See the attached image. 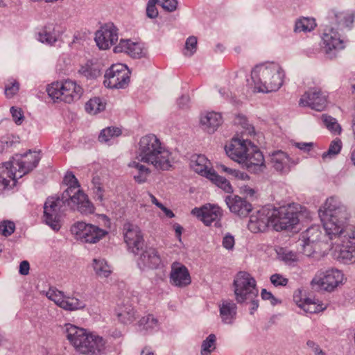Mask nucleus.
<instances>
[{
	"instance_id": "c85d7f7f",
	"label": "nucleus",
	"mask_w": 355,
	"mask_h": 355,
	"mask_svg": "<svg viewBox=\"0 0 355 355\" xmlns=\"http://www.w3.org/2000/svg\"><path fill=\"white\" fill-rule=\"evenodd\" d=\"M218 306L222 322L226 324H233L237 313L236 304L232 300H223Z\"/></svg>"
},
{
	"instance_id": "72a5a7b5",
	"label": "nucleus",
	"mask_w": 355,
	"mask_h": 355,
	"mask_svg": "<svg viewBox=\"0 0 355 355\" xmlns=\"http://www.w3.org/2000/svg\"><path fill=\"white\" fill-rule=\"evenodd\" d=\"M140 162L138 160L130 162L128 164V166L135 168L137 171V173L133 175L134 180L137 183L142 184L146 182L151 171L148 167Z\"/></svg>"
},
{
	"instance_id": "6e6552de",
	"label": "nucleus",
	"mask_w": 355,
	"mask_h": 355,
	"mask_svg": "<svg viewBox=\"0 0 355 355\" xmlns=\"http://www.w3.org/2000/svg\"><path fill=\"white\" fill-rule=\"evenodd\" d=\"M344 275L341 270L336 268H329L320 270L311 281L312 288L315 290H321L331 292L342 284Z\"/></svg>"
},
{
	"instance_id": "f03ea898",
	"label": "nucleus",
	"mask_w": 355,
	"mask_h": 355,
	"mask_svg": "<svg viewBox=\"0 0 355 355\" xmlns=\"http://www.w3.org/2000/svg\"><path fill=\"white\" fill-rule=\"evenodd\" d=\"M136 159L161 171L168 170L173 162L171 152L162 145L155 135H147L140 139Z\"/></svg>"
},
{
	"instance_id": "0eeeda50",
	"label": "nucleus",
	"mask_w": 355,
	"mask_h": 355,
	"mask_svg": "<svg viewBox=\"0 0 355 355\" xmlns=\"http://www.w3.org/2000/svg\"><path fill=\"white\" fill-rule=\"evenodd\" d=\"M46 92L54 102L59 101L71 103L80 98L83 89L75 81L66 80L51 83L46 88Z\"/></svg>"
},
{
	"instance_id": "f3484780",
	"label": "nucleus",
	"mask_w": 355,
	"mask_h": 355,
	"mask_svg": "<svg viewBox=\"0 0 355 355\" xmlns=\"http://www.w3.org/2000/svg\"><path fill=\"white\" fill-rule=\"evenodd\" d=\"M124 241L128 249L134 254H137L144 247L143 234L139 227L130 223L123 225Z\"/></svg>"
},
{
	"instance_id": "b1692460",
	"label": "nucleus",
	"mask_w": 355,
	"mask_h": 355,
	"mask_svg": "<svg viewBox=\"0 0 355 355\" xmlns=\"http://www.w3.org/2000/svg\"><path fill=\"white\" fill-rule=\"evenodd\" d=\"M169 278L172 285L181 288L187 286L191 282L188 269L179 262L172 263Z\"/></svg>"
},
{
	"instance_id": "c03bdc74",
	"label": "nucleus",
	"mask_w": 355,
	"mask_h": 355,
	"mask_svg": "<svg viewBox=\"0 0 355 355\" xmlns=\"http://www.w3.org/2000/svg\"><path fill=\"white\" fill-rule=\"evenodd\" d=\"M321 119L324 125L329 131L338 135L340 133L341 127L335 118L327 114H322Z\"/></svg>"
},
{
	"instance_id": "8fccbe9b",
	"label": "nucleus",
	"mask_w": 355,
	"mask_h": 355,
	"mask_svg": "<svg viewBox=\"0 0 355 355\" xmlns=\"http://www.w3.org/2000/svg\"><path fill=\"white\" fill-rule=\"evenodd\" d=\"M46 295L49 300L53 301L60 308L62 307L66 297L62 292L55 289H49L46 292Z\"/></svg>"
},
{
	"instance_id": "393cba45",
	"label": "nucleus",
	"mask_w": 355,
	"mask_h": 355,
	"mask_svg": "<svg viewBox=\"0 0 355 355\" xmlns=\"http://www.w3.org/2000/svg\"><path fill=\"white\" fill-rule=\"evenodd\" d=\"M114 52L125 53L133 58H141L146 53L143 44L130 40H121L119 44L114 46Z\"/></svg>"
},
{
	"instance_id": "4d7b16f0",
	"label": "nucleus",
	"mask_w": 355,
	"mask_h": 355,
	"mask_svg": "<svg viewBox=\"0 0 355 355\" xmlns=\"http://www.w3.org/2000/svg\"><path fill=\"white\" fill-rule=\"evenodd\" d=\"M158 5L168 12H173L177 9V0H158Z\"/></svg>"
},
{
	"instance_id": "49530a36",
	"label": "nucleus",
	"mask_w": 355,
	"mask_h": 355,
	"mask_svg": "<svg viewBox=\"0 0 355 355\" xmlns=\"http://www.w3.org/2000/svg\"><path fill=\"white\" fill-rule=\"evenodd\" d=\"M216 337L215 334H211L203 340L201 345V355H209L215 349Z\"/></svg>"
},
{
	"instance_id": "338daca9",
	"label": "nucleus",
	"mask_w": 355,
	"mask_h": 355,
	"mask_svg": "<svg viewBox=\"0 0 355 355\" xmlns=\"http://www.w3.org/2000/svg\"><path fill=\"white\" fill-rule=\"evenodd\" d=\"M313 145V144L311 142H309V143L300 142V143H297L295 144L296 147H297L299 149L302 150L304 151H309L311 149Z\"/></svg>"
},
{
	"instance_id": "a211bd4d",
	"label": "nucleus",
	"mask_w": 355,
	"mask_h": 355,
	"mask_svg": "<svg viewBox=\"0 0 355 355\" xmlns=\"http://www.w3.org/2000/svg\"><path fill=\"white\" fill-rule=\"evenodd\" d=\"M300 105L321 112L327 107V95L320 88H311L300 98Z\"/></svg>"
},
{
	"instance_id": "4be33fe9",
	"label": "nucleus",
	"mask_w": 355,
	"mask_h": 355,
	"mask_svg": "<svg viewBox=\"0 0 355 355\" xmlns=\"http://www.w3.org/2000/svg\"><path fill=\"white\" fill-rule=\"evenodd\" d=\"M242 165L249 172L259 173L266 168L264 157L262 153L254 144L249 148V152L245 157Z\"/></svg>"
},
{
	"instance_id": "bb28decb",
	"label": "nucleus",
	"mask_w": 355,
	"mask_h": 355,
	"mask_svg": "<svg viewBox=\"0 0 355 355\" xmlns=\"http://www.w3.org/2000/svg\"><path fill=\"white\" fill-rule=\"evenodd\" d=\"M17 178H19V173L12 160L0 165V191L8 188L10 181L12 186L15 185Z\"/></svg>"
},
{
	"instance_id": "cd10ccee",
	"label": "nucleus",
	"mask_w": 355,
	"mask_h": 355,
	"mask_svg": "<svg viewBox=\"0 0 355 355\" xmlns=\"http://www.w3.org/2000/svg\"><path fill=\"white\" fill-rule=\"evenodd\" d=\"M161 263V258L154 248L146 249L140 254L137 265L142 270L157 268Z\"/></svg>"
},
{
	"instance_id": "864d4df0",
	"label": "nucleus",
	"mask_w": 355,
	"mask_h": 355,
	"mask_svg": "<svg viewBox=\"0 0 355 355\" xmlns=\"http://www.w3.org/2000/svg\"><path fill=\"white\" fill-rule=\"evenodd\" d=\"M315 245L316 244L300 240V245L301 246L300 252L307 257H311L315 252Z\"/></svg>"
},
{
	"instance_id": "774afa93",
	"label": "nucleus",
	"mask_w": 355,
	"mask_h": 355,
	"mask_svg": "<svg viewBox=\"0 0 355 355\" xmlns=\"http://www.w3.org/2000/svg\"><path fill=\"white\" fill-rule=\"evenodd\" d=\"M233 177L237 178V179H239V180H248L249 179V176L247 173H243V172H241V171H239L238 170H235L234 172H233Z\"/></svg>"
},
{
	"instance_id": "aec40b11",
	"label": "nucleus",
	"mask_w": 355,
	"mask_h": 355,
	"mask_svg": "<svg viewBox=\"0 0 355 355\" xmlns=\"http://www.w3.org/2000/svg\"><path fill=\"white\" fill-rule=\"evenodd\" d=\"M322 40L325 53L331 59L336 57L337 51L345 48L343 40H340L338 33L332 28L327 27L324 30Z\"/></svg>"
},
{
	"instance_id": "5701e85b",
	"label": "nucleus",
	"mask_w": 355,
	"mask_h": 355,
	"mask_svg": "<svg viewBox=\"0 0 355 355\" xmlns=\"http://www.w3.org/2000/svg\"><path fill=\"white\" fill-rule=\"evenodd\" d=\"M297 164V162L292 161L290 157L282 150L272 153L270 157L271 167L281 174L289 173L291 166Z\"/></svg>"
},
{
	"instance_id": "4c0bfd02",
	"label": "nucleus",
	"mask_w": 355,
	"mask_h": 355,
	"mask_svg": "<svg viewBox=\"0 0 355 355\" xmlns=\"http://www.w3.org/2000/svg\"><path fill=\"white\" fill-rule=\"evenodd\" d=\"M234 124L241 126L242 128L241 136H248L254 134V128L252 125L249 123L247 118L244 115H237L234 120Z\"/></svg>"
},
{
	"instance_id": "58836bf2",
	"label": "nucleus",
	"mask_w": 355,
	"mask_h": 355,
	"mask_svg": "<svg viewBox=\"0 0 355 355\" xmlns=\"http://www.w3.org/2000/svg\"><path fill=\"white\" fill-rule=\"evenodd\" d=\"M316 24L315 22L314 19L303 17L302 19H298L295 26V32H310L314 29Z\"/></svg>"
},
{
	"instance_id": "a18cd8bd",
	"label": "nucleus",
	"mask_w": 355,
	"mask_h": 355,
	"mask_svg": "<svg viewBox=\"0 0 355 355\" xmlns=\"http://www.w3.org/2000/svg\"><path fill=\"white\" fill-rule=\"evenodd\" d=\"M121 134V131L119 128H107L103 129L99 136L98 140L100 142H107L112 138L118 137Z\"/></svg>"
},
{
	"instance_id": "de8ad7c7",
	"label": "nucleus",
	"mask_w": 355,
	"mask_h": 355,
	"mask_svg": "<svg viewBox=\"0 0 355 355\" xmlns=\"http://www.w3.org/2000/svg\"><path fill=\"white\" fill-rule=\"evenodd\" d=\"M79 73L87 78L94 79L101 75V70L97 66L86 64L80 67Z\"/></svg>"
},
{
	"instance_id": "a19ab883",
	"label": "nucleus",
	"mask_w": 355,
	"mask_h": 355,
	"mask_svg": "<svg viewBox=\"0 0 355 355\" xmlns=\"http://www.w3.org/2000/svg\"><path fill=\"white\" fill-rule=\"evenodd\" d=\"M105 107V103H103L101 99L98 97L91 98L85 104V110L89 114H96L103 111Z\"/></svg>"
},
{
	"instance_id": "ea45409f",
	"label": "nucleus",
	"mask_w": 355,
	"mask_h": 355,
	"mask_svg": "<svg viewBox=\"0 0 355 355\" xmlns=\"http://www.w3.org/2000/svg\"><path fill=\"white\" fill-rule=\"evenodd\" d=\"M86 304L83 300L76 297H65L62 309L67 311H76L83 309L85 307Z\"/></svg>"
},
{
	"instance_id": "603ef678",
	"label": "nucleus",
	"mask_w": 355,
	"mask_h": 355,
	"mask_svg": "<svg viewBox=\"0 0 355 355\" xmlns=\"http://www.w3.org/2000/svg\"><path fill=\"white\" fill-rule=\"evenodd\" d=\"M15 230V225L10 220H3L0 223V234L4 236H10Z\"/></svg>"
},
{
	"instance_id": "e2e57ef3",
	"label": "nucleus",
	"mask_w": 355,
	"mask_h": 355,
	"mask_svg": "<svg viewBox=\"0 0 355 355\" xmlns=\"http://www.w3.org/2000/svg\"><path fill=\"white\" fill-rule=\"evenodd\" d=\"M234 243V236L230 234H226L223 239V245L227 250L233 249Z\"/></svg>"
},
{
	"instance_id": "37998d69",
	"label": "nucleus",
	"mask_w": 355,
	"mask_h": 355,
	"mask_svg": "<svg viewBox=\"0 0 355 355\" xmlns=\"http://www.w3.org/2000/svg\"><path fill=\"white\" fill-rule=\"evenodd\" d=\"M320 234L317 227H311L302 233L300 241L316 244L320 238Z\"/></svg>"
},
{
	"instance_id": "7ed1b4c3",
	"label": "nucleus",
	"mask_w": 355,
	"mask_h": 355,
	"mask_svg": "<svg viewBox=\"0 0 355 355\" xmlns=\"http://www.w3.org/2000/svg\"><path fill=\"white\" fill-rule=\"evenodd\" d=\"M63 332L70 344L81 354L99 355L105 349L104 339L85 329L68 323L63 327Z\"/></svg>"
},
{
	"instance_id": "423d86ee",
	"label": "nucleus",
	"mask_w": 355,
	"mask_h": 355,
	"mask_svg": "<svg viewBox=\"0 0 355 355\" xmlns=\"http://www.w3.org/2000/svg\"><path fill=\"white\" fill-rule=\"evenodd\" d=\"M233 285L236 302L250 303V313L252 315L259 307V291L255 279L249 273L241 271L235 276Z\"/></svg>"
},
{
	"instance_id": "e433bc0d",
	"label": "nucleus",
	"mask_w": 355,
	"mask_h": 355,
	"mask_svg": "<svg viewBox=\"0 0 355 355\" xmlns=\"http://www.w3.org/2000/svg\"><path fill=\"white\" fill-rule=\"evenodd\" d=\"M140 331H150L157 330L159 328V322L153 315H146L139 321Z\"/></svg>"
},
{
	"instance_id": "1a4fd4ad",
	"label": "nucleus",
	"mask_w": 355,
	"mask_h": 355,
	"mask_svg": "<svg viewBox=\"0 0 355 355\" xmlns=\"http://www.w3.org/2000/svg\"><path fill=\"white\" fill-rule=\"evenodd\" d=\"M67 206V200L61 197H49L44 205V221L53 230L60 228V217L64 211L62 207Z\"/></svg>"
},
{
	"instance_id": "412c9836",
	"label": "nucleus",
	"mask_w": 355,
	"mask_h": 355,
	"mask_svg": "<svg viewBox=\"0 0 355 355\" xmlns=\"http://www.w3.org/2000/svg\"><path fill=\"white\" fill-rule=\"evenodd\" d=\"M191 213L200 218L206 225H210L214 222H215V226L220 225L219 220L222 217L223 212L217 205L207 204L201 208H194Z\"/></svg>"
},
{
	"instance_id": "39448f33",
	"label": "nucleus",
	"mask_w": 355,
	"mask_h": 355,
	"mask_svg": "<svg viewBox=\"0 0 355 355\" xmlns=\"http://www.w3.org/2000/svg\"><path fill=\"white\" fill-rule=\"evenodd\" d=\"M64 182L68 188L62 193V198L67 200V206L83 214L93 213L94 207L87 195L80 189V184L73 173H67Z\"/></svg>"
},
{
	"instance_id": "5fc2aeb1",
	"label": "nucleus",
	"mask_w": 355,
	"mask_h": 355,
	"mask_svg": "<svg viewBox=\"0 0 355 355\" xmlns=\"http://www.w3.org/2000/svg\"><path fill=\"white\" fill-rule=\"evenodd\" d=\"M281 257L284 261L288 264L296 262L299 259L297 253L288 250H284L281 254Z\"/></svg>"
},
{
	"instance_id": "ddd939ff",
	"label": "nucleus",
	"mask_w": 355,
	"mask_h": 355,
	"mask_svg": "<svg viewBox=\"0 0 355 355\" xmlns=\"http://www.w3.org/2000/svg\"><path fill=\"white\" fill-rule=\"evenodd\" d=\"M346 241H338L333 250L332 255L335 259L343 263L355 262V230L349 232Z\"/></svg>"
},
{
	"instance_id": "13d9d810",
	"label": "nucleus",
	"mask_w": 355,
	"mask_h": 355,
	"mask_svg": "<svg viewBox=\"0 0 355 355\" xmlns=\"http://www.w3.org/2000/svg\"><path fill=\"white\" fill-rule=\"evenodd\" d=\"M158 4V0H149L146 8V15L150 19H155L158 15V11L155 5Z\"/></svg>"
},
{
	"instance_id": "3c124183",
	"label": "nucleus",
	"mask_w": 355,
	"mask_h": 355,
	"mask_svg": "<svg viewBox=\"0 0 355 355\" xmlns=\"http://www.w3.org/2000/svg\"><path fill=\"white\" fill-rule=\"evenodd\" d=\"M197 50V37L195 36L189 37L185 42L183 53L186 56L193 55Z\"/></svg>"
},
{
	"instance_id": "9d476101",
	"label": "nucleus",
	"mask_w": 355,
	"mask_h": 355,
	"mask_svg": "<svg viewBox=\"0 0 355 355\" xmlns=\"http://www.w3.org/2000/svg\"><path fill=\"white\" fill-rule=\"evenodd\" d=\"M71 232L78 240L84 243H96L107 234L105 230L87 224L84 222H77L71 227Z\"/></svg>"
},
{
	"instance_id": "69168bd1",
	"label": "nucleus",
	"mask_w": 355,
	"mask_h": 355,
	"mask_svg": "<svg viewBox=\"0 0 355 355\" xmlns=\"http://www.w3.org/2000/svg\"><path fill=\"white\" fill-rule=\"evenodd\" d=\"M30 265L28 261H23L20 263L19 265V273L22 275H26L29 272Z\"/></svg>"
},
{
	"instance_id": "2eb2a0df",
	"label": "nucleus",
	"mask_w": 355,
	"mask_h": 355,
	"mask_svg": "<svg viewBox=\"0 0 355 355\" xmlns=\"http://www.w3.org/2000/svg\"><path fill=\"white\" fill-rule=\"evenodd\" d=\"M273 216L272 207H263L250 216L248 224V229L253 233L266 231L269 227H272Z\"/></svg>"
},
{
	"instance_id": "2f4dec72",
	"label": "nucleus",
	"mask_w": 355,
	"mask_h": 355,
	"mask_svg": "<svg viewBox=\"0 0 355 355\" xmlns=\"http://www.w3.org/2000/svg\"><path fill=\"white\" fill-rule=\"evenodd\" d=\"M115 312L119 321L123 324H130L135 319V311L131 304H119Z\"/></svg>"
},
{
	"instance_id": "f257e3e1",
	"label": "nucleus",
	"mask_w": 355,
	"mask_h": 355,
	"mask_svg": "<svg viewBox=\"0 0 355 355\" xmlns=\"http://www.w3.org/2000/svg\"><path fill=\"white\" fill-rule=\"evenodd\" d=\"M318 214L326 234L334 241L332 244L345 241L350 236L349 232L355 230V226L348 225L349 214L346 206L334 198L327 199Z\"/></svg>"
},
{
	"instance_id": "f8f14e48",
	"label": "nucleus",
	"mask_w": 355,
	"mask_h": 355,
	"mask_svg": "<svg viewBox=\"0 0 355 355\" xmlns=\"http://www.w3.org/2000/svg\"><path fill=\"white\" fill-rule=\"evenodd\" d=\"M272 227L276 231L292 229L299 222L298 214L290 207H272Z\"/></svg>"
},
{
	"instance_id": "052dcab7",
	"label": "nucleus",
	"mask_w": 355,
	"mask_h": 355,
	"mask_svg": "<svg viewBox=\"0 0 355 355\" xmlns=\"http://www.w3.org/2000/svg\"><path fill=\"white\" fill-rule=\"evenodd\" d=\"M261 298L263 300H270V304L272 305H276L277 304L279 303L280 301H279L272 294V293L267 291L266 289L263 288L262 289L261 292Z\"/></svg>"
},
{
	"instance_id": "680f3d73",
	"label": "nucleus",
	"mask_w": 355,
	"mask_h": 355,
	"mask_svg": "<svg viewBox=\"0 0 355 355\" xmlns=\"http://www.w3.org/2000/svg\"><path fill=\"white\" fill-rule=\"evenodd\" d=\"M19 85L17 81H14L11 86H6L5 94L7 97H12L19 90Z\"/></svg>"
},
{
	"instance_id": "7c9ffc66",
	"label": "nucleus",
	"mask_w": 355,
	"mask_h": 355,
	"mask_svg": "<svg viewBox=\"0 0 355 355\" xmlns=\"http://www.w3.org/2000/svg\"><path fill=\"white\" fill-rule=\"evenodd\" d=\"M222 123V116L218 112H207L200 118V123L203 129L209 133H214Z\"/></svg>"
},
{
	"instance_id": "79ce46f5",
	"label": "nucleus",
	"mask_w": 355,
	"mask_h": 355,
	"mask_svg": "<svg viewBox=\"0 0 355 355\" xmlns=\"http://www.w3.org/2000/svg\"><path fill=\"white\" fill-rule=\"evenodd\" d=\"M19 137L12 134H7L0 138V153L7 152L14 144L19 143Z\"/></svg>"
},
{
	"instance_id": "bf43d9fd",
	"label": "nucleus",
	"mask_w": 355,
	"mask_h": 355,
	"mask_svg": "<svg viewBox=\"0 0 355 355\" xmlns=\"http://www.w3.org/2000/svg\"><path fill=\"white\" fill-rule=\"evenodd\" d=\"M10 113L12 114L14 121L17 124L20 125L24 119V116L21 110L19 108L12 107L10 108Z\"/></svg>"
},
{
	"instance_id": "4468645a",
	"label": "nucleus",
	"mask_w": 355,
	"mask_h": 355,
	"mask_svg": "<svg viewBox=\"0 0 355 355\" xmlns=\"http://www.w3.org/2000/svg\"><path fill=\"white\" fill-rule=\"evenodd\" d=\"M40 160L39 152L31 150L24 154H15L12 158L19 173V178H22L32 171L37 166Z\"/></svg>"
},
{
	"instance_id": "09e8293b",
	"label": "nucleus",
	"mask_w": 355,
	"mask_h": 355,
	"mask_svg": "<svg viewBox=\"0 0 355 355\" xmlns=\"http://www.w3.org/2000/svg\"><path fill=\"white\" fill-rule=\"evenodd\" d=\"M342 143L341 141L338 139L334 140L331 141L329 149L327 151L324 152L322 154V159L325 160L326 159H331L335 155H338L341 149Z\"/></svg>"
},
{
	"instance_id": "0e129e2a",
	"label": "nucleus",
	"mask_w": 355,
	"mask_h": 355,
	"mask_svg": "<svg viewBox=\"0 0 355 355\" xmlns=\"http://www.w3.org/2000/svg\"><path fill=\"white\" fill-rule=\"evenodd\" d=\"M299 306L306 313H314L320 311V309L315 305V304H309L307 303H302Z\"/></svg>"
},
{
	"instance_id": "f704fd0d",
	"label": "nucleus",
	"mask_w": 355,
	"mask_h": 355,
	"mask_svg": "<svg viewBox=\"0 0 355 355\" xmlns=\"http://www.w3.org/2000/svg\"><path fill=\"white\" fill-rule=\"evenodd\" d=\"M93 268L96 275L101 278H106L112 273L110 266L103 259H94L93 260Z\"/></svg>"
},
{
	"instance_id": "20e7f679",
	"label": "nucleus",
	"mask_w": 355,
	"mask_h": 355,
	"mask_svg": "<svg viewBox=\"0 0 355 355\" xmlns=\"http://www.w3.org/2000/svg\"><path fill=\"white\" fill-rule=\"evenodd\" d=\"M284 76L283 69L277 63L258 64L251 72L254 91L263 93L277 91L283 85Z\"/></svg>"
},
{
	"instance_id": "a878e982",
	"label": "nucleus",
	"mask_w": 355,
	"mask_h": 355,
	"mask_svg": "<svg viewBox=\"0 0 355 355\" xmlns=\"http://www.w3.org/2000/svg\"><path fill=\"white\" fill-rule=\"evenodd\" d=\"M225 202L231 212L240 217H245L252 210V205L238 196H227Z\"/></svg>"
},
{
	"instance_id": "6ab92c4d",
	"label": "nucleus",
	"mask_w": 355,
	"mask_h": 355,
	"mask_svg": "<svg viewBox=\"0 0 355 355\" xmlns=\"http://www.w3.org/2000/svg\"><path fill=\"white\" fill-rule=\"evenodd\" d=\"M119 39L118 28L112 23L102 26L95 33V42L101 50L110 49Z\"/></svg>"
},
{
	"instance_id": "9b49d317",
	"label": "nucleus",
	"mask_w": 355,
	"mask_h": 355,
	"mask_svg": "<svg viewBox=\"0 0 355 355\" xmlns=\"http://www.w3.org/2000/svg\"><path fill=\"white\" fill-rule=\"evenodd\" d=\"M129 74L130 71L126 65L113 64L105 73L104 85L109 88H125L130 81Z\"/></svg>"
},
{
	"instance_id": "dca6fc26",
	"label": "nucleus",
	"mask_w": 355,
	"mask_h": 355,
	"mask_svg": "<svg viewBox=\"0 0 355 355\" xmlns=\"http://www.w3.org/2000/svg\"><path fill=\"white\" fill-rule=\"evenodd\" d=\"M252 145L248 137L241 136V138L234 137L230 144L225 146V150L229 157L242 164Z\"/></svg>"
},
{
	"instance_id": "473e14b6",
	"label": "nucleus",
	"mask_w": 355,
	"mask_h": 355,
	"mask_svg": "<svg viewBox=\"0 0 355 355\" xmlns=\"http://www.w3.org/2000/svg\"><path fill=\"white\" fill-rule=\"evenodd\" d=\"M58 33L55 31L54 24L46 25L43 31L39 33V40L43 43L53 45L58 40Z\"/></svg>"
},
{
	"instance_id": "c756f323",
	"label": "nucleus",
	"mask_w": 355,
	"mask_h": 355,
	"mask_svg": "<svg viewBox=\"0 0 355 355\" xmlns=\"http://www.w3.org/2000/svg\"><path fill=\"white\" fill-rule=\"evenodd\" d=\"M209 162L203 155H193L191 157L190 166L197 173L207 178L214 170L209 168Z\"/></svg>"
},
{
	"instance_id": "6e6d98bb",
	"label": "nucleus",
	"mask_w": 355,
	"mask_h": 355,
	"mask_svg": "<svg viewBox=\"0 0 355 355\" xmlns=\"http://www.w3.org/2000/svg\"><path fill=\"white\" fill-rule=\"evenodd\" d=\"M270 279L271 283L276 287L285 286L288 282V279L287 278L278 273L272 275Z\"/></svg>"
},
{
	"instance_id": "c9c22d12",
	"label": "nucleus",
	"mask_w": 355,
	"mask_h": 355,
	"mask_svg": "<svg viewBox=\"0 0 355 355\" xmlns=\"http://www.w3.org/2000/svg\"><path fill=\"white\" fill-rule=\"evenodd\" d=\"M207 179L210 180L213 183H214L217 187L223 189L225 192L227 193H231L233 192V188L230 183V182L225 178L218 175L215 171H214Z\"/></svg>"
}]
</instances>
